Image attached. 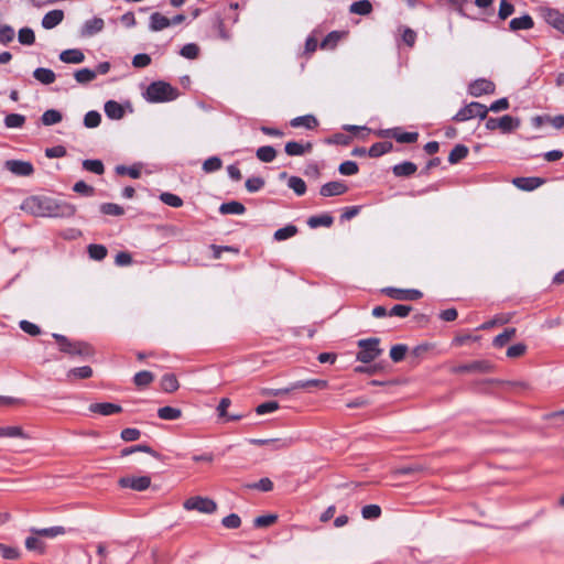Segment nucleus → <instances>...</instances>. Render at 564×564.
I'll list each match as a JSON object with an SVG mask.
<instances>
[{"mask_svg": "<svg viewBox=\"0 0 564 564\" xmlns=\"http://www.w3.org/2000/svg\"><path fill=\"white\" fill-rule=\"evenodd\" d=\"M348 191V186L341 181L328 182L319 188V194L323 197L339 196Z\"/></svg>", "mask_w": 564, "mask_h": 564, "instance_id": "nucleus-13", "label": "nucleus"}, {"mask_svg": "<svg viewBox=\"0 0 564 564\" xmlns=\"http://www.w3.org/2000/svg\"><path fill=\"white\" fill-rule=\"evenodd\" d=\"M476 108H479V102L471 101L470 104L460 108L458 112L453 117V120L456 122H463L475 118Z\"/></svg>", "mask_w": 564, "mask_h": 564, "instance_id": "nucleus-25", "label": "nucleus"}, {"mask_svg": "<svg viewBox=\"0 0 564 564\" xmlns=\"http://www.w3.org/2000/svg\"><path fill=\"white\" fill-rule=\"evenodd\" d=\"M154 380V376L151 371L142 370L134 375L133 382L137 387H148Z\"/></svg>", "mask_w": 564, "mask_h": 564, "instance_id": "nucleus-48", "label": "nucleus"}, {"mask_svg": "<svg viewBox=\"0 0 564 564\" xmlns=\"http://www.w3.org/2000/svg\"><path fill=\"white\" fill-rule=\"evenodd\" d=\"M534 26V21L532 17L528 13L523 14L519 18H513L509 22V29L513 32L521 30H530Z\"/></svg>", "mask_w": 564, "mask_h": 564, "instance_id": "nucleus-21", "label": "nucleus"}, {"mask_svg": "<svg viewBox=\"0 0 564 564\" xmlns=\"http://www.w3.org/2000/svg\"><path fill=\"white\" fill-rule=\"evenodd\" d=\"M144 97L149 102H167L178 97V90L166 82L156 80L148 86Z\"/></svg>", "mask_w": 564, "mask_h": 564, "instance_id": "nucleus-1", "label": "nucleus"}, {"mask_svg": "<svg viewBox=\"0 0 564 564\" xmlns=\"http://www.w3.org/2000/svg\"><path fill=\"white\" fill-rule=\"evenodd\" d=\"M517 329L514 327L506 328L501 334L497 335L492 345L497 348L503 347L512 337L516 336Z\"/></svg>", "mask_w": 564, "mask_h": 564, "instance_id": "nucleus-41", "label": "nucleus"}, {"mask_svg": "<svg viewBox=\"0 0 564 564\" xmlns=\"http://www.w3.org/2000/svg\"><path fill=\"white\" fill-rule=\"evenodd\" d=\"M33 77L43 85H51L56 79L55 73L52 69L45 67H39L34 69Z\"/></svg>", "mask_w": 564, "mask_h": 564, "instance_id": "nucleus-30", "label": "nucleus"}, {"mask_svg": "<svg viewBox=\"0 0 564 564\" xmlns=\"http://www.w3.org/2000/svg\"><path fill=\"white\" fill-rule=\"evenodd\" d=\"M288 186L294 191L297 196H302L306 193V184L299 176H290L288 178Z\"/></svg>", "mask_w": 564, "mask_h": 564, "instance_id": "nucleus-52", "label": "nucleus"}, {"mask_svg": "<svg viewBox=\"0 0 564 564\" xmlns=\"http://www.w3.org/2000/svg\"><path fill=\"white\" fill-rule=\"evenodd\" d=\"M520 119L510 115H505L500 118L490 117L486 120V129L494 131L499 129L502 133H510L520 127Z\"/></svg>", "mask_w": 564, "mask_h": 564, "instance_id": "nucleus-5", "label": "nucleus"}, {"mask_svg": "<svg viewBox=\"0 0 564 564\" xmlns=\"http://www.w3.org/2000/svg\"><path fill=\"white\" fill-rule=\"evenodd\" d=\"M333 223H334L333 216H330L327 213L311 216L307 219V225L313 229L318 228V227H330L333 225Z\"/></svg>", "mask_w": 564, "mask_h": 564, "instance_id": "nucleus-31", "label": "nucleus"}, {"mask_svg": "<svg viewBox=\"0 0 564 564\" xmlns=\"http://www.w3.org/2000/svg\"><path fill=\"white\" fill-rule=\"evenodd\" d=\"M160 200L164 203L167 206L178 208L183 206V199L173 193L170 192H163L159 196Z\"/></svg>", "mask_w": 564, "mask_h": 564, "instance_id": "nucleus-51", "label": "nucleus"}, {"mask_svg": "<svg viewBox=\"0 0 564 564\" xmlns=\"http://www.w3.org/2000/svg\"><path fill=\"white\" fill-rule=\"evenodd\" d=\"M89 411L93 413H97L100 415H112L122 412V408L116 403L101 402V403H91L89 405Z\"/></svg>", "mask_w": 564, "mask_h": 564, "instance_id": "nucleus-17", "label": "nucleus"}, {"mask_svg": "<svg viewBox=\"0 0 564 564\" xmlns=\"http://www.w3.org/2000/svg\"><path fill=\"white\" fill-rule=\"evenodd\" d=\"M544 19L550 25L564 34V13L549 8L544 11Z\"/></svg>", "mask_w": 564, "mask_h": 564, "instance_id": "nucleus-18", "label": "nucleus"}, {"mask_svg": "<svg viewBox=\"0 0 564 564\" xmlns=\"http://www.w3.org/2000/svg\"><path fill=\"white\" fill-rule=\"evenodd\" d=\"M387 296L398 301H415L423 296V293L416 289H398V288H384L381 290Z\"/></svg>", "mask_w": 564, "mask_h": 564, "instance_id": "nucleus-8", "label": "nucleus"}, {"mask_svg": "<svg viewBox=\"0 0 564 564\" xmlns=\"http://www.w3.org/2000/svg\"><path fill=\"white\" fill-rule=\"evenodd\" d=\"M15 35L14 29L11 25H0V43L3 45L13 41Z\"/></svg>", "mask_w": 564, "mask_h": 564, "instance_id": "nucleus-63", "label": "nucleus"}, {"mask_svg": "<svg viewBox=\"0 0 564 564\" xmlns=\"http://www.w3.org/2000/svg\"><path fill=\"white\" fill-rule=\"evenodd\" d=\"M380 341L378 337L359 339L357 341L359 351L356 355V360L365 365L375 361L383 351L380 348Z\"/></svg>", "mask_w": 564, "mask_h": 564, "instance_id": "nucleus-2", "label": "nucleus"}, {"mask_svg": "<svg viewBox=\"0 0 564 564\" xmlns=\"http://www.w3.org/2000/svg\"><path fill=\"white\" fill-rule=\"evenodd\" d=\"M379 135L383 138H392L399 143H414L419 139L417 132H404L401 128L381 130Z\"/></svg>", "mask_w": 564, "mask_h": 564, "instance_id": "nucleus-9", "label": "nucleus"}, {"mask_svg": "<svg viewBox=\"0 0 564 564\" xmlns=\"http://www.w3.org/2000/svg\"><path fill=\"white\" fill-rule=\"evenodd\" d=\"M88 254L93 260L101 261L107 257L108 250L104 245L91 243L87 248Z\"/></svg>", "mask_w": 564, "mask_h": 564, "instance_id": "nucleus-49", "label": "nucleus"}, {"mask_svg": "<svg viewBox=\"0 0 564 564\" xmlns=\"http://www.w3.org/2000/svg\"><path fill=\"white\" fill-rule=\"evenodd\" d=\"M59 59L66 64H79L85 61V55L79 48H68L59 54Z\"/></svg>", "mask_w": 564, "mask_h": 564, "instance_id": "nucleus-22", "label": "nucleus"}, {"mask_svg": "<svg viewBox=\"0 0 564 564\" xmlns=\"http://www.w3.org/2000/svg\"><path fill=\"white\" fill-rule=\"evenodd\" d=\"M105 113L109 119L119 120L124 116V109L116 100H108L105 104Z\"/></svg>", "mask_w": 564, "mask_h": 564, "instance_id": "nucleus-29", "label": "nucleus"}, {"mask_svg": "<svg viewBox=\"0 0 564 564\" xmlns=\"http://www.w3.org/2000/svg\"><path fill=\"white\" fill-rule=\"evenodd\" d=\"M469 153V149L464 144H456L453 150L449 152L448 162L451 164H457L465 158H467Z\"/></svg>", "mask_w": 564, "mask_h": 564, "instance_id": "nucleus-35", "label": "nucleus"}, {"mask_svg": "<svg viewBox=\"0 0 564 564\" xmlns=\"http://www.w3.org/2000/svg\"><path fill=\"white\" fill-rule=\"evenodd\" d=\"M297 231H299L297 227L295 225L290 224L283 228L275 230L273 238L276 241H283V240L294 237L297 234Z\"/></svg>", "mask_w": 564, "mask_h": 564, "instance_id": "nucleus-43", "label": "nucleus"}, {"mask_svg": "<svg viewBox=\"0 0 564 564\" xmlns=\"http://www.w3.org/2000/svg\"><path fill=\"white\" fill-rule=\"evenodd\" d=\"M327 381L322 379H307V380H299L293 382L294 390L297 389H311V388H318L324 389L327 387Z\"/></svg>", "mask_w": 564, "mask_h": 564, "instance_id": "nucleus-34", "label": "nucleus"}, {"mask_svg": "<svg viewBox=\"0 0 564 564\" xmlns=\"http://www.w3.org/2000/svg\"><path fill=\"white\" fill-rule=\"evenodd\" d=\"M219 213L221 215H242L246 213V207L238 200H230L219 206Z\"/></svg>", "mask_w": 564, "mask_h": 564, "instance_id": "nucleus-26", "label": "nucleus"}, {"mask_svg": "<svg viewBox=\"0 0 564 564\" xmlns=\"http://www.w3.org/2000/svg\"><path fill=\"white\" fill-rule=\"evenodd\" d=\"M392 149L393 144L390 141L377 142L369 148L368 155L370 158H379L386 153H389L390 151H392Z\"/></svg>", "mask_w": 564, "mask_h": 564, "instance_id": "nucleus-32", "label": "nucleus"}, {"mask_svg": "<svg viewBox=\"0 0 564 564\" xmlns=\"http://www.w3.org/2000/svg\"><path fill=\"white\" fill-rule=\"evenodd\" d=\"M544 178L536 176L516 177L512 184L521 191L531 192L544 184Z\"/></svg>", "mask_w": 564, "mask_h": 564, "instance_id": "nucleus-14", "label": "nucleus"}, {"mask_svg": "<svg viewBox=\"0 0 564 564\" xmlns=\"http://www.w3.org/2000/svg\"><path fill=\"white\" fill-rule=\"evenodd\" d=\"M344 33L338 31L329 32L321 43V47L325 50H333L338 44Z\"/></svg>", "mask_w": 564, "mask_h": 564, "instance_id": "nucleus-47", "label": "nucleus"}, {"mask_svg": "<svg viewBox=\"0 0 564 564\" xmlns=\"http://www.w3.org/2000/svg\"><path fill=\"white\" fill-rule=\"evenodd\" d=\"M93 376V369L89 366L77 367L68 370V379H88Z\"/></svg>", "mask_w": 564, "mask_h": 564, "instance_id": "nucleus-46", "label": "nucleus"}, {"mask_svg": "<svg viewBox=\"0 0 564 564\" xmlns=\"http://www.w3.org/2000/svg\"><path fill=\"white\" fill-rule=\"evenodd\" d=\"M417 170L416 164L410 161H404L402 163L395 164L392 167V172L398 177H409L412 176Z\"/></svg>", "mask_w": 564, "mask_h": 564, "instance_id": "nucleus-28", "label": "nucleus"}, {"mask_svg": "<svg viewBox=\"0 0 564 564\" xmlns=\"http://www.w3.org/2000/svg\"><path fill=\"white\" fill-rule=\"evenodd\" d=\"M0 437L25 438L26 435L20 426H6V427H1Z\"/></svg>", "mask_w": 564, "mask_h": 564, "instance_id": "nucleus-62", "label": "nucleus"}, {"mask_svg": "<svg viewBox=\"0 0 564 564\" xmlns=\"http://www.w3.org/2000/svg\"><path fill=\"white\" fill-rule=\"evenodd\" d=\"M4 167L17 176H31L34 173V166L29 161L8 160Z\"/></svg>", "mask_w": 564, "mask_h": 564, "instance_id": "nucleus-11", "label": "nucleus"}, {"mask_svg": "<svg viewBox=\"0 0 564 564\" xmlns=\"http://www.w3.org/2000/svg\"><path fill=\"white\" fill-rule=\"evenodd\" d=\"M53 338L58 343L59 350L70 356L91 357L93 348L85 341H70L66 336L53 334Z\"/></svg>", "mask_w": 564, "mask_h": 564, "instance_id": "nucleus-3", "label": "nucleus"}, {"mask_svg": "<svg viewBox=\"0 0 564 564\" xmlns=\"http://www.w3.org/2000/svg\"><path fill=\"white\" fill-rule=\"evenodd\" d=\"M25 123V117L20 113H10L4 118V124L9 129H19L22 128Z\"/></svg>", "mask_w": 564, "mask_h": 564, "instance_id": "nucleus-53", "label": "nucleus"}, {"mask_svg": "<svg viewBox=\"0 0 564 564\" xmlns=\"http://www.w3.org/2000/svg\"><path fill=\"white\" fill-rule=\"evenodd\" d=\"M408 352V346L404 344H398L391 347L390 349V358L394 362H400L405 358Z\"/></svg>", "mask_w": 564, "mask_h": 564, "instance_id": "nucleus-56", "label": "nucleus"}, {"mask_svg": "<svg viewBox=\"0 0 564 564\" xmlns=\"http://www.w3.org/2000/svg\"><path fill=\"white\" fill-rule=\"evenodd\" d=\"M30 532L40 538L54 539L57 535L65 534L66 529L62 525H55V527L44 528V529L31 528Z\"/></svg>", "mask_w": 564, "mask_h": 564, "instance_id": "nucleus-23", "label": "nucleus"}, {"mask_svg": "<svg viewBox=\"0 0 564 564\" xmlns=\"http://www.w3.org/2000/svg\"><path fill=\"white\" fill-rule=\"evenodd\" d=\"M63 119L62 112L56 109H48L43 112L41 121L44 126H53L61 122Z\"/></svg>", "mask_w": 564, "mask_h": 564, "instance_id": "nucleus-45", "label": "nucleus"}, {"mask_svg": "<svg viewBox=\"0 0 564 564\" xmlns=\"http://www.w3.org/2000/svg\"><path fill=\"white\" fill-rule=\"evenodd\" d=\"M361 514L364 519L376 520L381 516V508L378 505H367L362 507Z\"/></svg>", "mask_w": 564, "mask_h": 564, "instance_id": "nucleus-58", "label": "nucleus"}, {"mask_svg": "<svg viewBox=\"0 0 564 564\" xmlns=\"http://www.w3.org/2000/svg\"><path fill=\"white\" fill-rule=\"evenodd\" d=\"M142 164H133L131 166L117 165L116 173L118 175H129L132 178H139L141 176Z\"/></svg>", "mask_w": 564, "mask_h": 564, "instance_id": "nucleus-39", "label": "nucleus"}, {"mask_svg": "<svg viewBox=\"0 0 564 564\" xmlns=\"http://www.w3.org/2000/svg\"><path fill=\"white\" fill-rule=\"evenodd\" d=\"M491 368V364L487 360H475L469 364L459 365L455 368V372H490Z\"/></svg>", "mask_w": 564, "mask_h": 564, "instance_id": "nucleus-15", "label": "nucleus"}, {"mask_svg": "<svg viewBox=\"0 0 564 564\" xmlns=\"http://www.w3.org/2000/svg\"><path fill=\"white\" fill-rule=\"evenodd\" d=\"M101 122V116L98 111L90 110L84 117V126L86 128H97Z\"/></svg>", "mask_w": 564, "mask_h": 564, "instance_id": "nucleus-59", "label": "nucleus"}, {"mask_svg": "<svg viewBox=\"0 0 564 564\" xmlns=\"http://www.w3.org/2000/svg\"><path fill=\"white\" fill-rule=\"evenodd\" d=\"M256 155L261 162L271 163L276 158V151L271 145H263L258 148Z\"/></svg>", "mask_w": 564, "mask_h": 564, "instance_id": "nucleus-38", "label": "nucleus"}, {"mask_svg": "<svg viewBox=\"0 0 564 564\" xmlns=\"http://www.w3.org/2000/svg\"><path fill=\"white\" fill-rule=\"evenodd\" d=\"M495 89V84L491 80L485 78L474 80L468 87L469 94L474 97L492 94Z\"/></svg>", "mask_w": 564, "mask_h": 564, "instance_id": "nucleus-12", "label": "nucleus"}, {"mask_svg": "<svg viewBox=\"0 0 564 564\" xmlns=\"http://www.w3.org/2000/svg\"><path fill=\"white\" fill-rule=\"evenodd\" d=\"M180 54L185 58L194 59L199 55V46L195 43H187L181 48Z\"/></svg>", "mask_w": 564, "mask_h": 564, "instance_id": "nucleus-61", "label": "nucleus"}, {"mask_svg": "<svg viewBox=\"0 0 564 564\" xmlns=\"http://www.w3.org/2000/svg\"><path fill=\"white\" fill-rule=\"evenodd\" d=\"M64 19V11L63 10H52L48 11L42 19V26L45 30H51L57 26Z\"/></svg>", "mask_w": 564, "mask_h": 564, "instance_id": "nucleus-20", "label": "nucleus"}, {"mask_svg": "<svg viewBox=\"0 0 564 564\" xmlns=\"http://www.w3.org/2000/svg\"><path fill=\"white\" fill-rule=\"evenodd\" d=\"M350 13L367 15L372 11V4L369 0H359L350 4Z\"/></svg>", "mask_w": 564, "mask_h": 564, "instance_id": "nucleus-37", "label": "nucleus"}, {"mask_svg": "<svg viewBox=\"0 0 564 564\" xmlns=\"http://www.w3.org/2000/svg\"><path fill=\"white\" fill-rule=\"evenodd\" d=\"M138 452H143V453L150 454L151 456H153L155 458L161 457V455L158 452H155L152 447H150L147 444H138V445L126 447L121 451V456L124 457V456H128V455H131V454L138 453Z\"/></svg>", "mask_w": 564, "mask_h": 564, "instance_id": "nucleus-33", "label": "nucleus"}, {"mask_svg": "<svg viewBox=\"0 0 564 564\" xmlns=\"http://www.w3.org/2000/svg\"><path fill=\"white\" fill-rule=\"evenodd\" d=\"M170 26V19L160 12H153L150 15L149 29L152 32H159Z\"/></svg>", "mask_w": 564, "mask_h": 564, "instance_id": "nucleus-27", "label": "nucleus"}, {"mask_svg": "<svg viewBox=\"0 0 564 564\" xmlns=\"http://www.w3.org/2000/svg\"><path fill=\"white\" fill-rule=\"evenodd\" d=\"M245 487L248 488V489H257V490H260V491L268 492V491H271L273 489V482H272V480L270 478L264 477V478H261L257 482L247 484Z\"/></svg>", "mask_w": 564, "mask_h": 564, "instance_id": "nucleus-57", "label": "nucleus"}, {"mask_svg": "<svg viewBox=\"0 0 564 564\" xmlns=\"http://www.w3.org/2000/svg\"><path fill=\"white\" fill-rule=\"evenodd\" d=\"M83 169L97 175H101L105 172L104 163L100 160H84Z\"/></svg>", "mask_w": 564, "mask_h": 564, "instance_id": "nucleus-54", "label": "nucleus"}, {"mask_svg": "<svg viewBox=\"0 0 564 564\" xmlns=\"http://www.w3.org/2000/svg\"><path fill=\"white\" fill-rule=\"evenodd\" d=\"M105 28V22L101 18H93L90 20L85 21L80 29V35L83 37H90L101 32Z\"/></svg>", "mask_w": 564, "mask_h": 564, "instance_id": "nucleus-16", "label": "nucleus"}, {"mask_svg": "<svg viewBox=\"0 0 564 564\" xmlns=\"http://www.w3.org/2000/svg\"><path fill=\"white\" fill-rule=\"evenodd\" d=\"M158 416L161 420L174 421L182 416V411L177 408L166 405L158 410Z\"/></svg>", "mask_w": 564, "mask_h": 564, "instance_id": "nucleus-36", "label": "nucleus"}, {"mask_svg": "<svg viewBox=\"0 0 564 564\" xmlns=\"http://www.w3.org/2000/svg\"><path fill=\"white\" fill-rule=\"evenodd\" d=\"M48 203V196H30L23 200L21 208L35 217H46Z\"/></svg>", "mask_w": 564, "mask_h": 564, "instance_id": "nucleus-4", "label": "nucleus"}, {"mask_svg": "<svg viewBox=\"0 0 564 564\" xmlns=\"http://www.w3.org/2000/svg\"><path fill=\"white\" fill-rule=\"evenodd\" d=\"M292 128L304 127L308 130H313L318 126L317 119L313 115L299 116L290 121Z\"/></svg>", "mask_w": 564, "mask_h": 564, "instance_id": "nucleus-24", "label": "nucleus"}, {"mask_svg": "<svg viewBox=\"0 0 564 564\" xmlns=\"http://www.w3.org/2000/svg\"><path fill=\"white\" fill-rule=\"evenodd\" d=\"M76 213V207L65 200L50 197L46 217L69 218Z\"/></svg>", "mask_w": 564, "mask_h": 564, "instance_id": "nucleus-6", "label": "nucleus"}, {"mask_svg": "<svg viewBox=\"0 0 564 564\" xmlns=\"http://www.w3.org/2000/svg\"><path fill=\"white\" fill-rule=\"evenodd\" d=\"M180 384L177 378L173 373H165L161 379V389L165 392H174L178 389Z\"/></svg>", "mask_w": 564, "mask_h": 564, "instance_id": "nucleus-40", "label": "nucleus"}, {"mask_svg": "<svg viewBox=\"0 0 564 564\" xmlns=\"http://www.w3.org/2000/svg\"><path fill=\"white\" fill-rule=\"evenodd\" d=\"M121 488H130L135 491H144L151 485V478L149 476H139V477H121L118 481Z\"/></svg>", "mask_w": 564, "mask_h": 564, "instance_id": "nucleus-10", "label": "nucleus"}, {"mask_svg": "<svg viewBox=\"0 0 564 564\" xmlns=\"http://www.w3.org/2000/svg\"><path fill=\"white\" fill-rule=\"evenodd\" d=\"M183 507L186 510H196L206 514L214 513L217 509V505L213 499L202 496H195L186 499Z\"/></svg>", "mask_w": 564, "mask_h": 564, "instance_id": "nucleus-7", "label": "nucleus"}, {"mask_svg": "<svg viewBox=\"0 0 564 564\" xmlns=\"http://www.w3.org/2000/svg\"><path fill=\"white\" fill-rule=\"evenodd\" d=\"M223 166V162L218 156H210L203 163V171L205 173H213L220 170Z\"/></svg>", "mask_w": 564, "mask_h": 564, "instance_id": "nucleus-60", "label": "nucleus"}, {"mask_svg": "<svg viewBox=\"0 0 564 564\" xmlns=\"http://www.w3.org/2000/svg\"><path fill=\"white\" fill-rule=\"evenodd\" d=\"M313 149V144L311 142H306L305 144L290 141L285 144L284 151L290 156H301L305 153H310Z\"/></svg>", "mask_w": 564, "mask_h": 564, "instance_id": "nucleus-19", "label": "nucleus"}, {"mask_svg": "<svg viewBox=\"0 0 564 564\" xmlns=\"http://www.w3.org/2000/svg\"><path fill=\"white\" fill-rule=\"evenodd\" d=\"M74 77L78 84L86 85L97 77V72L90 68H82L74 73Z\"/></svg>", "mask_w": 564, "mask_h": 564, "instance_id": "nucleus-44", "label": "nucleus"}, {"mask_svg": "<svg viewBox=\"0 0 564 564\" xmlns=\"http://www.w3.org/2000/svg\"><path fill=\"white\" fill-rule=\"evenodd\" d=\"M18 41L22 45H33L35 43L34 31L29 26L20 29L18 33Z\"/></svg>", "mask_w": 564, "mask_h": 564, "instance_id": "nucleus-50", "label": "nucleus"}, {"mask_svg": "<svg viewBox=\"0 0 564 564\" xmlns=\"http://www.w3.org/2000/svg\"><path fill=\"white\" fill-rule=\"evenodd\" d=\"M99 208L104 215L122 216L124 214V209L115 203H102Z\"/></svg>", "mask_w": 564, "mask_h": 564, "instance_id": "nucleus-55", "label": "nucleus"}, {"mask_svg": "<svg viewBox=\"0 0 564 564\" xmlns=\"http://www.w3.org/2000/svg\"><path fill=\"white\" fill-rule=\"evenodd\" d=\"M358 171H359L358 164L355 161H345V162L340 163L338 166V172L341 175H347V176L355 175L358 173Z\"/></svg>", "mask_w": 564, "mask_h": 564, "instance_id": "nucleus-64", "label": "nucleus"}, {"mask_svg": "<svg viewBox=\"0 0 564 564\" xmlns=\"http://www.w3.org/2000/svg\"><path fill=\"white\" fill-rule=\"evenodd\" d=\"M25 547L29 551L42 554L44 553L46 545L40 536L32 534L25 539Z\"/></svg>", "mask_w": 564, "mask_h": 564, "instance_id": "nucleus-42", "label": "nucleus"}]
</instances>
